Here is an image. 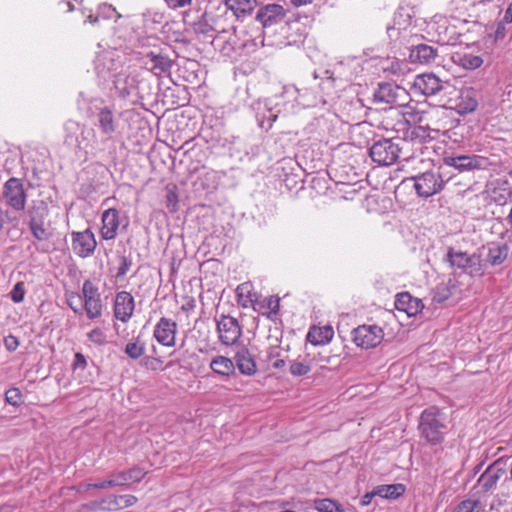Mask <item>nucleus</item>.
<instances>
[{"mask_svg":"<svg viewBox=\"0 0 512 512\" xmlns=\"http://www.w3.org/2000/svg\"><path fill=\"white\" fill-rule=\"evenodd\" d=\"M407 96L406 90L396 84L384 82L378 85L373 94L374 103H383L390 105L387 110V116L383 120V127L386 130L405 129L408 122L404 115L394 105L402 106L401 100H405Z\"/></svg>","mask_w":512,"mask_h":512,"instance_id":"obj_1","label":"nucleus"},{"mask_svg":"<svg viewBox=\"0 0 512 512\" xmlns=\"http://www.w3.org/2000/svg\"><path fill=\"white\" fill-rule=\"evenodd\" d=\"M213 46L219 50L221 55L230 61H238L242 56L248 55L256 50L257 43L248 34L242 36L233 31H222L212 40Z\"/></svg>","mask_w":512,"mask_h":512,"instance_id":"obj_2","label":"nucleus"},{"mask_svg":"<svg viewBox=\"0 0 512 512\" xmlns=\"http://www.w3.org/2000/svg\"><path fill=\"white\" fill-rule=\"evenodd\" d=\"M418 430L428 444L440 445L447 433L444 413L436 406L424 409L419 417Z\"/></svg>","mask_w":512,"mask_h":512,"instance_id":"obj_3","label":"nucleus"},{"mask_svg":"<svg viewBox=\"0 0 512 512\" xmlns=\"http://www.w3.org/2000/svg\"><path fill=\"white\" fill-rule=\"evenodd\" d=\"M402 144L405 140L399 137L380 139L370 147L369 156L380 166L393 165L400 157Z\"/></svg>","mask_w":512,"mask_h":512,"instance_id":"obj_4","label":"nucleus"},{"mask_svg":"<svg viewBox=\"0 0 512 512\" xmlns=\"http://www.w3.org/2000/svg\"><path fill=\"white\" fill-rule=\"evenodd\" d=\"M444 260L449 263L451 268L460 269L471 277L484 275L481 258L475 253L468 254L448 247Z\"/></svg>","mask_w":512,"mask_h":512,"instance_id":"obj_5","label":"nucleus"},{"mask_svg":"<svg viewBox=\"0 0 512 512\" xmlns=\"http://www.w3.org/2000/svg\"><path fill=\"white\" fill-rule=\"evenodd\" d=\"M29 228L33 237L38 241H46L51 237V232L46 225L49 208L43 200H33L27 210Z\"/></svg>","mask_w":512,"mask_h":512,"instance_id":"obj_6","label":"nucleus"},{"mask_svg":"<svg viewBox=\"0 0 512 512\" xmlns=\"http://www.w3.org/2000/svg\"><path fill=\"white\" fill-rule=\"evenodd\" d=\"M88 116L95 118L94 125L101 134V142L110 141L119 126L114 109L108 105H96L95 110L89 109Z\"/></svg>","mask_w":512,"mask_h":512,"instance_id":"obj_7","label":"nucleus"},{"mask_svg":"<svg viewBox=\"0 0 512 512\" xmlns=\"http://www.w3.org/2000/svg\"><path fill=\"white\" fill-rule=\"evenodd\" d=\"M407 182L412 183L419 197L428 198L439 193L443 189L446 181L442 178L440 173L426 171L403 181V183Z\"/></svg>","mask_w":512,"mask_h":512,"instance_id":"obj_8","label":"nucleus"},{"mask_svg":"<svg viewBox=\"0 0 512 512\" xmlns=\"http://www.w3.org/2000/svg\"><path fill=\"white\" fill-rule=\"evenodd\" d=\"M81 301L86 316L90 320L100 318L103 314V303L99 288L90 280L86 279L82 285Z\"/></svg>","mask_w":512,"mask_h":512,"instance_id":"obj_9","label":"nucleus"},{"mask_svg":"<svg viewBox=\"0 0 512 512\" xmlns=\"http://www.w3.org/2000/svg\"><path fill=\"white\" fill-rule=\"evenodd\" d=\"M506 474L505 464L500 459L490 464L480 475L474 486L476 494H487L495 490L498 481Z\"/></svg>","mask_w":512,"mask_h":512,"instance_id":"obj_10","label":"nucleus"},{"mask_svg":"<svg viewBox=\"0 0 512 512\" xmlns=\"http://www.w3.org/2000/svg\"><path fill=\"white\" fill-rule=\"evenodd\" d=\"M216 331L221 344L225 346L235 345L242 336V327L238 320L232 316L221 314L215 318Z\"/></svg>","mask_w":512,"mask_h":512,"instance_id":"obj_11","label":"nucleus"},{"mask_svg":"<svg viewBox=\"0 0 512 512\" xmlns=\"http://www.w3.org/2000/svg\"><path fill=\"white\" fill-rule=\"evenodd\" d=\"M5 203L15 211H22L26 206L27 194L21 179L9 178L3 185Z\"/></svg>","mask_w":512,"mask_h":512,"instance_id":"obj_12","label":"nucleus"},{"mask_svg":"<svg viewBox=\"0 0 512 512\" xmlns=\"http://www.w3.org/2000/svg\"><path fill=\"white\" fill-rule=\"evenodd\" d=\"M443 164L448 167H453L459 172L485 170L489 166V160L480 155H455L445 156Z\"/></svg>","mask_w":512,"mask_h":512,"instance_id":"obj_13","label":"nucleus"},{"mask_svg":"<svg viewBox=\"0 0 512 512\" xmlns=\"http://www.w3.org/2000/svg\"><path fill=\"white\" fill-rule=\"evenodd\" d=\"M383 337V330L377 325H360L352 331L353 342L363 349L376 347Z\"/></svg>","mask_w":512,"mask_h":512,"instance_id":"obj_14","label":"nucleus"},{"mask_svg":"<svg viewBox=\"0 0 512 512\" xmlns=\"http://www.w3.org/2000/svg\"><path fill=\"white\" fill-rule=\"evenodd\" d=\"M449 85V81H442L434 73H424L415 77L413 89L415 92L430 97L439 94Z\"/></svg>","mask_w":512,"mask_h":512,"instance_id":"obj_15","label":"nucleus"},{"mask_svg":"<svg viewBox=\"0 0 512 512\" xmlns=\"http://www.w3.org/2000/svg\"><path fill=\"white\" fill-rule=\"evenodd\" d=\"M72 237V249L74 253L80 258H87L94 254L97 247V241L94 233L90 229H86L81 232L73 231Z\"/></svg>","mask_w":512,"mask_h":512,"instance_id":"obj_16","label":"nucleus"},{"mask_svg":"<svg viewBox=\"0 0 512 512\" xmlns=\"http://www.w3.org/2000/svg\"><path fill=\"white\" fill-rule=\"evenodd\" d=\"M177 323L166 317H161L154 327L153 337L156 341L166 347H173L176 344Z\"/></svg>","mask_w":512,"mask_h":512,"instance_id":"obj_17","label":"nucleus"},{"mask_svg":"<svg viewBox=\"0 0 512 512\" xmlns=\"http://www.w3.org/2000/svg\"><path fill=\"white\" fill-rule=\"evenodd\" d=\"M135 301L131 293L120 291L115 296L114 316L123 323L128 322L134 312Z\"/></svg>","mask_w":512,"mask_h":512,"instance_id":"obj_18","label":"nucleus"},{"mask_svg":"<svg viewBox=\"0 0 512 512\" xmlns=\"http://www.w3.org/2000/svg\"><path fill=\"white\" fill-rule=\"evenodd\" d=\"M100 235L104 240H113L118 234L120 227L119 211L115 208H109L101 216Z\"/></svg>","mask_w":512,"mask_h":512,"instance_id":"obj_19","label":"nucleus"},{"mask_svg":"<svg viewBox=\"0 0 512 512\" xmlns=\"http://www.w3.org/2000/svg\"><path fill=\"white\" fill-rule=\"evenodd\" d=\"M286 16V11L282 5L268 4L261 7L256 14V19L263 25L269 27L280 23Z\"/></svg>","mask_w":512,"mask_h":512,"instance_id":"obj_20","label":"nucleus"},{"mask_svg":"<svg viewBox=\"0 0 512 512\" xmlns=\"http://www.w3.org/2000/svg\"><path fill=\"white\" fill-rule=\"evenodd\" d=\"M138 80L134 75L119 73L115 76L114 87L122 98L138 96Z\"/></svg>","mask_w":512,"mask_h":512,"instance_id":"obj_21","label":"nucleus"},{"mask_svg":"<svg viewBox=\"0 0 512 512\" xmlns=\"http://www.w3.org/2000/svg\"><path fill=\"white\" fill-rule=\"evenodd\" d=\"M424 305L418 298L408 292H401L396 295L395 308L405 312L408 316H415L422 311Z\"/></svg>","mask_w":512,"mask_h":512,"instance_id":"obj_22","label":"nucleus"},{"mask_svg":"<svg viewBox=\"0 0 512 512\" xmlns=\"http://www.w3.org/2000/svg\"><path fill=\"white\" fill-rule=\"evenodd\" d=\"M438 57V50L427 44H418L411 48L409 59L412 63L430 64Z\"/></svg>","mask_w":512,"mask_h":512,"instance_id":"obj_23","label":"nucleus"},{"mask_svg":"<svg viewBox=\"0 0 512 512\" xmlns=\"http://www.w3.org/2000/svg\"><path fill=\"white\" fill-rule=\"evenodd\" d=\"M151 72L156 76L169 75L173 66V61L166 55L151 51L147 54Z\"/></svg>","mask_w":512,"mask_h":512,"instance_id":"obj_24","label":"nucleus"},{"mask_svg":"<svg viewBox=\"0 0 512 512\" xmlns=\"http://www.w3.org/2000/svg\"><path fill=\"white\" fill-rule=\"evenodd\" d=\"M235 364L240 371V373L244 375H254L257 371L256 362L250 353V351L246 347L240 348L235 354Z\"/></svg>","mask_w":512,"mask_h":512,"instance_id":"obj_25","label":"nucleus"},{"mask_svg":"<svg viewBox=\"0 0 512 512\" xmlns=\"http://www.w3.org/2000/svg\"><path fill=\"white\" fill-rule=\"evenodd\" d=\"M509 246L506 243L492 242L487 245L486 261L492 266L501 265L508 257Z\"/></svg>","mask_w":512,"mask_h":512,"instance_id":"obj_26","label":"nucleus"},{"mask_svg":"<svg viewBox=\"0 0 512 512\" xmlns=\"http://www.w3.org/2000/svg\"><path fill=\"white\" fill-rule=\"evenodd\" d=\"M225 5L237 18H244L253 12L257 0H225Z\"/></svg>","mask_w":512,"mask_h":512,"instance_id":"obj_27","label":"nucleus"},{"mask_svg":"<svg viewBox=\"0 0 512 512\" xmlns=\"http://www.w3.org/2000/svg\"><path fill=\"white\" fill-rule=\"evenodd\" d=\"M104 144L105 143L101 142V137H97L96 132L93 128H87L86 126L82 125L80 131V142L78 145L79 149L89 148L91 150H99L100 146Z\"/></svg>","mask_w":512,"mask_h":512,"instance_id":"obj_28","label":"nucleus"},{"mask_svg":"<svg viewBox=\"0 0 512 512\" xmlns=\"http://www.w3.org/2000/svg\"><path fill=\"white\" fill-rule=\"evenodd\" d=\"M235 292L238 304L243 308H247L257 300V295L254 292L252 283L250 282H244L239 284Z\"/></svg>","mask_w":512,"mask_h":512,"instance_id":"obj_29","label":"nucleus"},{"mask_svg":"<svg viewBox=\"0 0 512 512\" xmlns=\"http://www.w3.org/2000/svg\"><path fill=\"white\" fill-rule=\"evenodd\" d=\"M455 288L453 279H449L446 282H440L431 291L432 301L434 303H443L448 300L452 295V290Z\"/></svg>","mask_w":512,"mask_h":512,"instance_id":"obj_30","label":"nucleus"},{"mask_svg":"<svg viewBox=\"0 0 512 512\" xmlns=\"http://www.w3.org/2000/svg\"><path fill=\"white\" fill-rule=\"evenodd\" d=\"M82 125L74 120H68L64 124V141L69 146L78 147L80 142V131Z\"/></svg>","mask_w":512,"mask_h":512,"instance_id":"obj_31","label":"nucleus"},{"mask_svg":"<svg viewBox=\"0 0 512 512\" xmlns=\"http://www.w3.org/2000/svg\"><path fill=\"white\" fill-rule=\"evenodd\" d=\"M210 368L217 374L229 376L234 373L235 365L230 358L225 356H216L212 359Z\"/></svg>","mask_w":512,"mask_h":512,"instance_id":"obj_32","label":"nucleus"},{"mask_svg":"<svg viewBox=\"0 0 512 512\" xmlns=\"http://www.w3.org/2000/svg\"><path fill=\"white\" fill-rule=\"evenodd\" d=\"M377 496L386 499H397L405 492L403 484H388L375 487Z\"/></svg>","mask_w":512,"mask_h":512,"instance_id":"obj_33","label":"nucleus"},{"mask_svg":"<svg viewBox=\"0 0 512 512\" xmlns=\"http://www.w3.org/2000/svg\"><path fill=\"white\" fill-rule=\"evenodd\" d=\"M333 336V330L331 328H313L307 334V340L313 345H324L328 343Z\"/></svg>","mask_w":512,"mask_h":512,"instance_id":"obj_34","label":"nucleus"},{"mask_svg":"<svg viewBox=\"0 0 512 512\" xmlns=\"http://www.w3.org/2000/svg\"><path fill=\"white\" fill-rule=\"evenodd\" d=\"M312 369L311 360L307 357H298L290 363L289 372L295 377L305 376Z\"/></svg>","mask_w":512,"mask_h":512,"instance_id":"obj_35","label":"nucleus"},{"mask_svg":"<svg viewBox=\"0 0 512 512\" xmlns=\"http://www.w3.org/2000/svg\"><path fill=\"white\" fill-rule=\"evenodd\" d=\"M285 355L279 347H271L267 352V362L269 365L277 370H282L286 367Z\"/></svg>","mask_w":512,"mask_h":512,"instance_id":"obj_36","label":"nucleus"},{"mask_svg":"<svg viewBox=\"0 0 512 512\" xmlns=\"http://www.w3.org/2000/svg\"><path fill=\"white\" fill-rule=\"evenodd\" d=\"M313 506L318 512H345L340 503L329 498L315 499Z\"/></svg>","mask_w":512,"mask_h":512,"instance_id":"obj_37","label":"nucleus"},{"mask_svg":"<svg viewBox=\"0 0 512 512\" xmlns=\"http://www.w3.org/2000/svg\"><path fill=\"white\" fill-rule=\"evenodd\" d=\"M193 30L196 34L212 36L213 27L210 24L208 15L204 13L200 19L193 23Z\"/></svg>","mask_w":512,"mask_h":512,"instance_id":"obj_38","label":"nucleus"},{"mask_svg":"<svg viewBox=\"0 0 512 512\" xmlns=\"http://www.w3.org/2000/svg\"><path fill=\"white\" fill-rule=\"evenodd\" d=\"M459 64L465 69L474 70L483 64V59L478 55L465 53L459 57Z\"/></svg>","mask_w":512,"mask_h":512,"instance_id":"obj_39","label":"nucleus"},{"mask_svg":"<svg viewBox=\"0 0 512 512\" xmlns=\"http://www.w3.org/2000/svg\"><path fill=\"white\" fill-rule=\"evenodd\" d=\"M387 34L390 41L393 42L395 46L401 47L404 44V40L408 36V31L407 29L401 30L395 26H388Z\"/></svg>","mask_w":512,"mask_h":512,"instance_id":"obj_40","label":"nucleus"},{"mask_svg":"<svg viewBox=\"0 0 512 512\" xmlns=\"http://www.w3.org/2000/svg\"><path fill=\"white\" fill-rule=\"evenodd\" d=\"M124 351L131 359H138L145 352V344L141 343L139 339L130 341L126 344Z\"/></svg>","mask_w":512,"mask_h":512,"instance_id":"obj_41","label":"nucleus"},{"mask_svg":"<svg viewBox=\"0 0 512 512\" xmlns=\"http://www.w3.org/2000/svg\"><path fill=\"white\" fill-rule=\"evenodd\" d=\"M282 95L286 99H293L300 105H307L302 98L304 97V93H302V90L297 88L294 85H287L284 86Z\"/></svg>","mask_w":512,"mask_h":512,"instance_id":"obj_42","label":"nucleus"},{"mask_svg":"<svg viewBox=\"0 0 512 512\" xmlns=\"http://www.w3.org/2000/svg\"><path fill=\"white\" fill-rule=\"evenodd\" d=\"M120 503L118 500L117 495H108L104 498H102L98 503L97 506L101 510L106 511H117L120 510Z\"/></svg>","mask_w":512,"mask_h":512,"instance_id":"obj_43","label":"nucleus"},{"mask_svg":"<svg viewBox=\"0 0 512 512\" xmlns=\"http://www.w3.org/2000/svg\"><path fill=\"white\" fill-rule=\"evenodd\" d=\"M5 401L12 406L18 407L22 403V393L19 388L12 387L5 393Z\"/></svg>","mask_w":512,"mask_h":512,"instance_id":"obj_44","label":"nucleus"},{"mask_svg":"<svg viewBox=\"0 0 512 512\" xmlns=\"http://www.w3.org/2000/svg\"><path fill=\"white\" fill-rule=\"evenodd\" d=\"M454 512H479V501L463 500L454 508Z\"/></svg>","mask_w":512,"mask_h":512,"instance_id":"obj_45","label":"nucleus"},{"mask_svg":"<svg viewBox=\"0 0 512 512\" xmlns=\"http://www.w3.org/2000/svg\"><path fill=\"white\" fill-rule=\"evenodd\" d=\"M25 294L26 290L23 282L16 283L10 291V297L14 303H21L24 300Z\"/></svg>","mask_w":512,"mask_h":512,"instance_id":"obj_46","label":"nucleus"},{"mask_svg":"<svg viewBox=\"0 0 512 512\" xmlns=\"http://www.w3.org/2000/svg\"><path fill=\"white\" fill-rule=\"evenodd\" d=\"M107 62L111 63L113 62V58L109 56L108 53H105L103 55H100L96 60V67L98 74H104L105 68H107V71H110L112 69L111 65H106Z\"/></svg>","mask_w":512,"mask_h":512,"instance_id":"obj_47","label":"nucleus"},{"mask_svg":"<svg viewBox=\"0 0 512 512\" xmlns=\"http://www.w3.org/2000/svg\"><path fill=\"white\" fill-rule=\"evenodd\" d=\"M98 16L103 19H111L114 16L120 18V14L117 13L116 9L112 5L106 3L98 7Z\"/></svg>","mask_w":512,"mask_h":512,"instance_id":"obj_48","label":"nucleus"},{"mask_svg":"<svg viewBox=\"0 0 512 512\" xmlns=\"http://www.w3.org/2000/svg\"><path fill=\"white\" fill-rule=\"evenodd\" d=\"M82 487L85 489V490H88V489H107V488H113L115 487V482L113 480V478L111 477V474L108 476L107 479L101 481V482H97V483H87V484H83Z\"/></svg>","mask_w":512,"mask_h":512,"instance_id":"obj_49","label":"nucleus"},{"mask_svg":"<svg viewBox=\"0 0 512 512\" xmlns=\"http://www.w3.org/2000/svg\"><path fill=\"white\" fill-rule=\"evenodd\" d=\"M132 266V260L130 257L127 256H121L120 257V264L116 272L117 278H123L127 272L130 270Z\"/></svg>","mask_w":512,"mask_h":512,"instance_id":"obj_50","label":"nucleus"},{"mask_svg":"<svg viewBox=\"0 0 512 512\" xmlns=\"http://www.w3.org/2000/svg\"><path fill=\"white\" fill-rule=\"evenodd\" d=\"M263 307L267 308L272 314L276 315L280 309V299L276 296H270L264 299Z\"/></svg>","mask_w":512,"mask_h":512,"instance_id":"obj_51","label":"nucleus"},{"mask_svg":"<svg viewBox=\"0 0 512 512\" xmlns=\"http://www.w3.org/2000/svg\"><path fill=\"white\" fill-rule=\"evenodd\" d=\"M88 339L97 344L103 345L106 342V337L100 328H94L87 334Z\"/></svg>","mask_w":512,"mask_h":512,"instance_id":"obj_52","label":"nucleus"},{"mask_svg":"<svg viewBox=\"0 0 512 512\" xmlns=\"http://www.w3.org/2000/svg\"><path fill=\"white\" fill-rule=\"evenodd\" d=\"M166 206L170 212H176L178 207V196L175 191L168 190L166 195Z\"/></svg>","mask_w":512,"mask_h":512,"instance_id":"obj_53","label":"nucleus"},{"mask_svg":"<svg viewBox=\"0 0 512 512\" xmlns=\"http://www.w3.org/2000/svg\"><path fill=\"white\" fill-rule=\"evenodd\" d=\"M130 482H140L146 475V472L140 467H133L127 470Z\"/></svg>","mask_w":512,"mask_h":512,"instance_id":"obj_54","label":"nucleus"},{"mask_svg":"<svg viewBox=\"0 0 512 512\" xmlns=\"http://www.w3.org/2000/svg\"><path fill=\"white\" fill-rule=\"evenodd\" d=\"M111 477L113 478V480L115 482V487L123 486L130 482V479L128 478L127 471L113 472L111 474Z\"/></svg>","mask_w":512,"mask_h":512,"instance_id":"obj_55","label":"nucleus"},{"mask_svg":"<svg viewBox=\"0 0 512 512\" xmlns=\"http://www.w3.org/2000/svg\"><path fill=\"white\" fill-rule=\"evenodd\" d=\"M118 500L120 503V505H119L120 509H124V508H128V507L136 504L138 499L134 495L127 494V495H119Z\"/></svg>","mask_w":512,"mask_h":512,"instance_id":"obj_56","label":"nucleus"},{"mask_svg":"<svg viewBox=\"0 0 512 512\" xmlns=\"http://www.w3.org/2000/svg\"><path fill=\"white\" fill-rule=\"evenodd\" d=\"M86 366H87V361H86L85 356L82 353L77 352L74 355V360L72 363L73 370H77V369L84 370L86 368Z\"/></svg>","mask_w":512,"mask_h":512,"instance_id":"obj_57","label":"nucleus"},{"mask_svg":"<svg viewBox=\"0 0 512 512\" xmlns=\"http://www.w3.org/2000/svg\"><path fill=\"white\" fill-rule=\"evenodd\" d=\"M4 346L8 351L13 352L18 348L19 340L16 336L10 334L4 338Z\"/></svg>","mask_w":512,"mask_h":512,"instance_id":"obj_58","label":"nucleus"},{"mask_svg":"<svg viewBox=\"0 0 512 512\" xmlns=\"http://www.w3.org/2000/svg\"><path fill=\"white\" fill-rule=\"evenodd\" d=\"M324 74L326 75V77L325 80H323L320 83V88L326 93H330V90L334 88V79L332 78L328 70H326Z\"/></svg>","mask_w":512,"mask_h":512,"instance_id":"obj_59","label":"nucleus"},{"mask_svg":"<svg viewBox=\"0 0 512 512\" xmlns=\"http://www.w3.org/2000/svg\"><path fill=\"white\" fill-rule=\"evenodd\" d=\"M75 299L78 300V301H81V295L78 294V293H71V295L69 296V298L67 300V303H68L69 307L73 310V312L75 314L81 315L82 314V308L79 305H75V303H74Z\"/></svg>","mask_w":512,"mask_h":512,"instance_id":"obj_60","label":"nucleus"},{"mask_svg":"<svg viewBox=\"0 0 512 512\" xmlns=\"http://www.w3.org/2000/svg\"><path fill=\"white\" fill-rule=\"evenodd\" d=\"M171 9H178L189 6L192 0H164Z\"/></svg>","mask_w":512,"mask_h":512,"instance_id":"obj_61","label":"nucleus"},{"mask_svg":"<svg viewBox=\"0 0 512 512\" xmlns=\"http://www.w3.org/2000/svg\"><path fill=\"white\" fill-rule=\"evenodd\" d=\"M196 307L194 298L188 297L186 298L185 303L182 304L181 310L186 313L192 312Z\"/></svg>","mask_w":512,"mask_h":512,"instance_id":"obj_62","label":"nucleus"},{"mask_svg":"<svg viewBox=\"0 0 512 512\" xmlns=\"http://www.w3.org/2000/svg\"><path fill=\"white\" fill-rule=\"evenodd\" d=\"M374 496H377L376 489L374 488L371 492H367L362 498H361V505L367 506L371 503L372 498Z\"/></svg>","mask_w":512,"mask_h":512,"instance_id":"obj_63","label":"nucleus"},{"mask_svg":"<svg viewBox=\"0 0 512 512\" xmlns=\"http://www.w3.org/2000/svg\"><path fill=\"white\" fill-rule=\"evenodd\" d=\"M145 364L147 367L155 370L157 369V366L162 364V361L158 358H154V357H146L145 359Z\"/></svg>","mask_w":512,"mask_h":512,"instance_id":"obj_64","label":"nucleus"}]
</instances>
